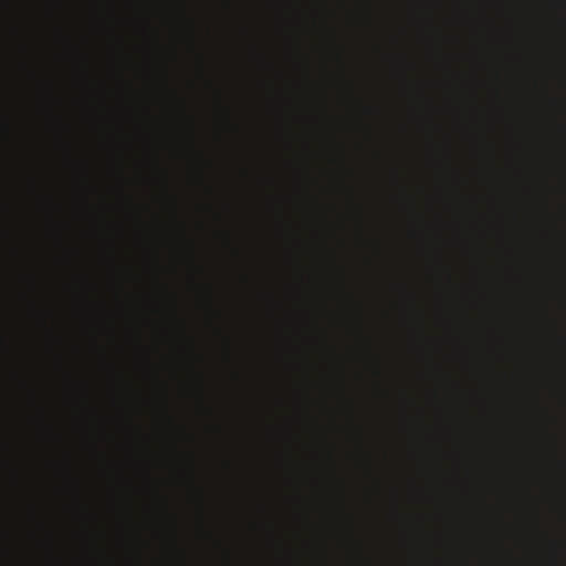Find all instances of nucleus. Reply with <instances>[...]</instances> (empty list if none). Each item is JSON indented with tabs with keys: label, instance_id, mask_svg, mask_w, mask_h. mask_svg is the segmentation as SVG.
Wrapping results in <instances>:
<instances>
[{
	"label": "nucleus",
	"instance_id": "1",
	"mask_svg": "<svg viewBox=\"0 0 566 566\" xmlns=\"http://www.w3.org/2000/svg\"><path fill=\"white\" fill-rule=\"evenodd\" d=\"M24 280L28 286L27 300L29 310L31 314L36 316L39 322L43 324V312L41 311L38 301L35 300V295H38L40 290L39 276L35 272L28 271L24 275Z\"/></svg>",
	"mask_w": 566,
	"mask_h": 566
},
{
	"label": "nucleus",
	"instance_id": "2",
	"mask_svg": "<svg viewBox=\"0 0 566 566\" xmlns=\"http://www.w3.org/2000/svg\"><path fill=\"white\" fill-rule=\"evenodd\" d=\"M24 387H25V390H27V394H28L29 403L33 408L36 409V422L40 426H43V423H44L43 409H42V407L40 405V401H39V392H38L36 388L33 386V384H31V381L29 379L25 380Z\"/></svg>",
	"mask_w": 566,
	"mask_h": 566
},
{
	"label": "nucleus",
	"instance_id": "3",
	"mask_svg": "<svg viewBox=\"0 0 566 566\" xmlns=\"http://www.w3.org/2000/svg\"><path fill=\"white\" fill-rule=\"evenodd\" d=\"M28 514L30 520L35 523L38 526H42V523L39 517V509L38 505L32 501L28 504Z\"/></svg>",
	"mask_w": 566,
	"mask_h": 566
},
{
	"label": "nucleus",
	"instance_id": "4",
	"mask_svg": "<svg viewBox=\"0 0 566 566\" xmlns=\"http://www.w3.org/2000/svg\"><path fill=\"white\" fill-rule=\"evenodd\" d=\"M28 185H29V190L31 191L32 195L39 193L38 178L33 174L29 176Z\"/></svg>",
	"mask_w": 566,
	"mask_h": 566
},
{
	"label": "nucleus",
	"instance_id": "5",
	"mask_svg": "<svg viewBox=\"0 0 566 566\" xmlns=\"http://www.w3.org/2000/svg\"><path fill=\"white\" fill-rule=\"evenodd\" d=\"M25 69H27V72H28V75L32 78V80H35L38 78V73L35 72L34 67L31 66L29 63L25 65Z\"/></svg>",
	"mask_w": 566,
	"mask_h": 566
},
{
	"label": "nucleus",
	"instance_id": "6",
	"mask_svg": "<svg viewBox=\"0 0 566 566\" xmlns=\"http://www.w3.org/2000/svg\"><path fill=\"white\" fill-rule=\"evenodd\" d=\"M25 52H27L28 54H29V53H31V49H30V46H29V45H27V46H25Z\"/></svg>",
	"mask_w": 566,
	"mask_h": 566
}]
</instances>
